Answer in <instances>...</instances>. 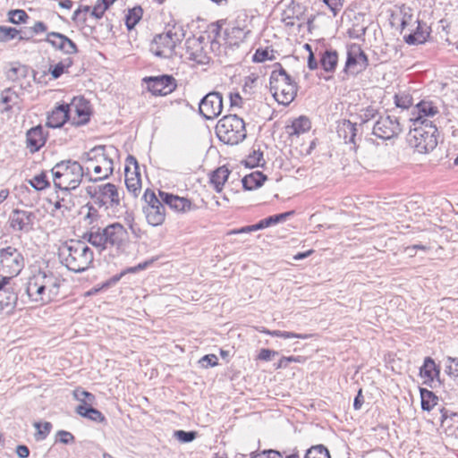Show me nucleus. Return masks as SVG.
<instances>
[{
  "label": "nucleus",
  "mask_w": 458,
  "mask_h": 458,
  "mask_svg": "<svg viewBox=\"0 0 458 458\" xmlns=\"http://www.w3.org/2000/svg\"><path fill=\"white\" fill-rule=\"evenodd\" d=\"M268 59V51L263 49H258L253 55V61L261 63Z\"/></svg>",
  "instance_id": "nucleus-63"
},
{
  "label": "nucleus",
  "mask_w": 458,
  "mask_h": 458,
  "mask_svg": "<svg viewBox=\"0 0 458 458\" xmlns=\"http://www.w3.org/2000/svg\"><path fill=\"white\" fill-rule=\"evenodd\" d=\"M144 81L149 91L157 96H166L172 93L176 88L175 80L170 75L148 77L145 78Z\"/></svg>",
  "instance_id": "nucleus-14"
},
{
  "label": "nucleus",
  "mask_w": 458,
  "mask_h": 458,
  "mask_svg": "<svg viewBox=\"0 0 458 458\" xmlns=\"http://www.w3.org/2000/svg\"><path fill=\"white\" fill-rule=\"evenodd\" d=\"M8 16L9 21L13 24L25 22L26 20L29 18L27 13L20 9L10 11Z\"/></svg>",
  "instance_id": "nucleus-46"
},
{
  "label": "nucleus",
  "mask_w": 458,
  "mask_h": 458,
  "mask_svg": "<svg viewBox=\"0 0 458 458\" xmlns=\"http://www.w3.org/2000/svg\"><path fill=\"white\" fill-rule=\"evenodd\" d=\"M418 109V117L415 119V123L421 124L422 121L428 122L426 117H433L438 113V107L428 100H422L416 106Z\"/></svg>",
  "instance_id": "nucleus-26"
},
{
  "label": "nucleus",
  "mask_w": 458,
  "mask_h": 458,
  "mask_svg": "<svg viewBox=\"0 0 458 458\" xmlns=\"http://www.w3.org/2000/svg\"><path fill=\"white\" fill-rule=\"evenodd\" d=\"M259 332L269 335L271 336L282 337V338H298V339H308L310 337L309 335L296 334L293 332L287 331H280V330H268L265 327L259 329Z\"/></svg>",
  "instance_id": "nucleus-36"
},
{
  "label": "nucleus",
  "mask_w": 458,
  "mask_h": 458,
  "mask_svg": "<svg viewBox=\"0 0 458 458\" xmlns=\"http://www.w3.org/2000/svg\"><path fill=\"white\" fill-rule=\"evenodd\" d=\"M377 110L369 106L362 111V114H360V118L363 123H368L369 120L373 119L377 114Z\"/></svg>",
  "instance_id": "nucleus-59"
},
{
  "label": "nucleus",
  "mask_w": 458,
  "mask_h": 458,
  "mask_svg": "<svg viewBox=\"0 0 458 458\" xmlns=\"http://www.w3.org/2000/svg\"><path fill=\"white\" fill-rule=\"evenodd\" d=\"M229 174L230 171L225 165L218 167L211 174L210 183L217 192L223 190V186L227 181Z\"/></svg>",
  "instance_id": "nucleus-31"
},
{
  "label": "nucleus",
  "mask_w": 458,
  "mask_h": 458,
  "mask_svg": "<svg viewBox=\"0 0 458 458\" xmlns=\"http://www.w3.org/2000/svg\"><path fill=\"white\" fill-rule=\"evenodd\" d=\"M277 354H278V352L276 351H272L269 349H261L259 353L258 358L261 360L267 361V360H270L273 356H276Z\"/></svg>",
  "instance_id": "nucleus-61"
},
{
  "label": "nucleus",
  "mask_w": 458,
  "mask_h": 458,
  "mask_svg": "<svg viewBox=\"0 0 458 458\" xmlns=\"http://www.w3.org/2000/svg\"><path fill=\"white\" fill-rule=\"evenodd\" d=\"M1 103L5 106L3 109V112L11 111L13 108H16L17 110L21 109V98L20 96L13 89H6L1 93Z\"/></svg>",
  "instance_id": "nucleus-25"
},
{
  "label": "nucleus",
  "mask_w": 458,
  "mask_h": 458,
  "mask_svg": "<svg viewBox=\"0 0 458 458\" xmlns=\"http://www.w3.org/2000/svg\"><path fill=\"white\" fill-rule=\"evenodd\" d=\"M106 10L107 8L98 0L91 10L90 16L97 20L101 19Z\"/></svg>",
  "instance_id": "nucleus-53"
},
{
  "label": "nucleus",
  "mask_w": 458,
  "mask_h": 458,
  "mask_svg": "<svg viewBox=\"0 0 458 458\" xmlns=\"http://www.w3.org/2000/svg\"><path fill=\"white\" fill-rule=\"evenodd\" d=\"M142 14V9L140 7H135L129 11L126 15L125 24L128 30H132L135 25L140 21Z\"/></svg>",
  "instance_id": "nucleus-43"
},
{
  "label": "nucleus",
  "mask_w": 458,
  "mask_h": 458,
  "mask_svg": "<svg viewBox=\"0 0 458 458\" xmlns=\"http://www.w3.org/2000/svg\"><path fill=\"white\" fill-rule=\"evenodd\" d=\"M30 184L37 191H41L46 189L49 185V182L47 179L46 174L41 173L38 175H35L30 181Z\"/></svg>",
  "instance_id": "nucleus-45"
},
{
  "label": "nucleus",
  "mask_w": 458,
  "mask_h": 458,
  "mask_svg": "<svg viewBox=\"0 0 458 458\" xmlns=\"http://www.w3.org/2000/svg\"><path fill=\"white\" fill-rule=\"evenodd\" d=\"M24 267V258L15 248L0 249V277L13 278Z\"/></svg>",
  "instance_id": "nucleus-9"
},
{
  "label": "nucleus",
  "mask_w": 458,
  "mask_h": 458,
  "mask_svg": "<svg viewBox=\"0 0 458 458\" xmlns=\"http://www.w3.org/2000/svg\"><path fill=\"white\" fill-rule=\"evenodd\" d=\"M88 193L93 198L97 197L99 205H109L112 208L118 207L121 202L116 186L113 183H106L98 186V190L89 187Z\"/></svg>",
  "instance_id": "nucleus-11"
},
{
  "label": "nucleus",
  "mask_w": 458,
  "mask_h": 458,
  "mask_svg": "<svg viewBox=\"0 0 458 458\" xmlns=\"http://www.w3.org/2000/svg\"><path fill=\"white\" fill-rule=\"evenodd\" d=\"M61 277L49 269H38L29 277L23 299L36 304H46L52 301L58 294L62 284Z\"/></svg>",
  "instance_id": "nucleus-1"
},
{
  "label": "nucleus",
  "mask_w": 458,
  "mask_h": 458,
  "mask_svg": "<svg viewBox=\"0 0 458 458\" xmlns=\"http://www.w3.org/2000/svg\"><path fill=\"white\" fill-rule=\"evenodd\" d=\"M34 427L37 428V433L35 435V437L37 440H44L47 437V435L50 433L52 428V424L48 421L44 422L41 424L40 422H35Z\"/></svg>",
  "instance_id": "nucleus-44"
},
{
  "label": "nucleus",
  "mask_w": 458,
  "mask_h": 458,
  "mask_svg": "<svg viewBox=\"0 0 458 458\" xmlns=\"http://www.w3.org/2000/svg\"><path fill=\"white\" fill-rule=\"evenodd\" d=\"M73 62L70 57L64 59L55 65H51L49 68V72L54 79L59 78L63 73H64L68 68L72 65Z\"/></svg>",
  "instance_id": "nucleus-38"
},
{
  "label": "nucleus",
  "mask_w": 458,
  "mask_h": 458,
  "mask_svg": "<svg viewBox=\"0 0 458 458\" xmlns=\"http://www.w3.org/2000/svg\"><path fill=\"white\" fill-rule=\"evenodd\" d=\"M293 211L285 212L275 216H270L265 219H262L259 222V226H260L261 229L267 228L268 226H271L273 225H276L277 223L284 221L288 216H290Z\"/></svg>",
  "instance_id": "nucleus-41"
},
{
  "label": "nucleus",
  "mask_w": 458,
  "mask_h": 458,
  "mask_svg": "<svg viewBox=\"0 0 458 458\" xmlns=\"http://www.w3.org/2000/svg\"><path fill=\"white\" fill-rule=\"evenodd\" d=\"M368 65V58L359 46H352L347 53L345 72L357 74L363 71Z\"/></svg>",
  "instance_id": "nucleus-15"
},
{
  "label": "nucleus",
  "mask_w": 458,
  "mask_h": 458,
  "mask_svg": "<svg viewBox=\"0 0 458 458\" xmlns=\"http://www.w3.org/2000/svg\"><path fill=\"white\" fill-rule=\"evenodd\" d=\"M46 41L54 48L62 51L66 55H73L78 52L76 44L65 35L58 32H49Z\"/></svg>",
  "instance_id": "nucleus-17"
},
{
  "label": "nucleus",
  "mask_w": 458,
  "mask_h": 458,
  "mask_svg": "<svg viewBox=\"0 0 458 458\" xmlns=\"http://www.w3.org/2000/svg\"><path fill=\"white\" fill-rule=\"evenodd\" d=\"M92 8L89 5H81L73 13V20H79L81 21H85L87 20V15L91 13Z\"/></svg>",
  "instance_id": "nucleus-51"
},
{
  "label": "nucleus",
  "mask_w": 458,
  "mask_h": 458,
  "mask_svg": "<svg viewBox=\"0 0 458 458\" xmlns=\"http://www.w3.org/2000/svg\"><path fill=\"white\" fill-rule=\"evenodd\" d=\"M266 180V176L259 171L245 175L242 180V186L247 191H252L260 187Z\"/></svg>",
  "instance_id": "nucleus-32"
},
{
  "label": "nucleus",
  "mask_w": 458,
  "mask_h": 458,
  "mask_svg": "<svg viewBox=\"0 0 458 458\" xmlns=\"http://www.w3.org/2000/svg\"><path fill=\"white\" fill-rule=\"evenodd\" d=\"M395 105L397 107L402 109H407L412 105V98L410 95L407 94H400L395 95Z\"/></svg>",
  "instance_id": "nucleus-49"
},
{
  "label": "nucleus",
  "mask_w": 458,
  "mask_h": 458,
  "mask_svg": "<svg viewBox=\"0 0 458 458\" xmlns=\"http://www.w3.org/2000/svg\"><path fill=\"white\" fill-rule=\"evenodd\" d=\"M199 114L207 120H213L217 117L223 109L222 96L218 92L207 94L200 101Z\"/></svg>",
  "instance_id": "nucleus-13"
},
{
  "label": "nucleus",
  "mask_w": 458,
  "mask_h": 458,
  "mask_svg": "<svg viewBox=\"0 0 458 458\" xmlns=\"http://www.w3.org/2000/svg\"><path fill=\"white\" fill-rule=\"evenodd\" d=\"M27 68L20 64H13L6 72V77L9 81H18L20 79L26 77Z\"/></svg>",
  "instance_id": "nucleus-39"
},
{
  "label": "nucleus",
  "mask_w": 458,
  "mask_h": 458,
  "mask_svg": "<svg viewBox=\"0 0 458 458\" xmlns=\"http://www.w3.org/2000/svg\"><path fill=\"white\" fill-rule=\"evenodd\" d=\"M337 132L339 137L344 140L345 143L355 144L356 123L344 120L338 125Z\"/></svg>",
  "instance_id": "nucleus-30"
},
{
  "label": "nucleus",
  "mask_w": 458,
  "mask_h": 458,
  "mask_svg": "<svg viewBox=\"0 0 458 458\" xmlns=\"http://www.w3.org/2000/svg\"><path fill=\"white\" fill-rule=\"evenodd\" d=\"M125 184L129 192L137 197L141 190V180L138 171H131L128 166L125 167Z\"/></svg>",
  "instance_id": "nucleus-28"
},
{
  "label": "nucleus",
  "mask_w": 458,
  "mask_h": 458,
  "mask_svg": "<svg viewBox=\"0 0 458 458\" xmlns=\"http://www.w3.org/2000/svg\"><path fill=\"white\" fill-rule=\"evenodd\" d=\"M35 216L27 210L15 209L10 216L11 227L13 230L29 232L32 229Z\"/></svg>",
  "instance_id": "nucleus-19"
},
{
  "label": "nucleus",
  "mask_w": 458,
  "mask_h": 458,
  "mask_svg": "<svg viewBox=\"0 0 458 458\" xmlns=\"http://www.w3.org/2000/svg\"><path fill=\"white\" fill-rule=\"evenodd\" d=\"M415 20L413 19L412 17V14L409 13H403V18H402V21H401V27H402V30H405L407 27H412L413 25V21Z\"/></svg>",
  "instance_id": "nucleus-60"
},
{
  "label": "nucleus",
  "mask_w": 458,
  "mask_h": 458,
  "mask_svg": "<svg viewBox=\"0 0 458 458\" xmlns=\"http://www.w3.org/2000/svg\"><path fill=\"white\" fill-rule=\"evenodd\" d=\"M258 230H261L260 226H259V223H257L256 225L242 227L238 230H233L229 233V234L250 233V232L258 231Z\"/></svg>",
  "instance_id": "nucleus-62"
},
{
  "label": "nucleus",
  "mask_w": 458,
  "mask_h": 458,
  "mask_svg": "<svg viewBox=\"0 0 458 458\" xmlns=\"http://www.w3.org/2000/svg\"><path fill=\"white\" fill-rule=\"evenodd\" d=\"M47 135L41 125L30 129L26 133V146L31 153L38 151L45 145Z\"/></svg>",
  "instance_id": "nucleus-22"
},
{
  "label": "nucleus",
  "mask_w": 458,
  "mask_h": 458,
  "mask_svg": "<svg viewBox=\"0 0 458 458\" xmlns=\"http://www.w3.org/2000/svg\"><path fill=\"white\" fill-rule=\"evenodd\" d=\"M337 54L335 51H326L320 59V64L326 72H333L337 64Z\"/></svg>",
  "instance_id": "nucleus-34"
},
{
  "label": "nucleus",
  "mask_w": 458,
  "mask_h": 458,
  "mask_svg": "<svg viewBox=\"0 0 458 458\" xmlns=\"http://www.w3.org/2000/svg\"><path fill=\"white\" fill-rule=\"evenodd\" d=\"M184 30L181 26L174 25L165 33L157 35L150 46V51L157 56L169 58L178 43L184 38Z\"/></svg>",
  "instance_id": "nucleus-8"
},
{
  "label": "nucleus",
  "mask_w": 458,
  "mask_h": 458,
  "mask_svg": "<svg viewBox=\"0 0 458 458\" xmlns=\"http://www.w3.org/2000/svg\"><path fill=\"white\" fill-rule=\"evenodd\" d=\"M261 162H263V153L259 150H254L247 157L245 165L250 167H256L260 165Z\"/></svg>",
  "instance_id": "nucleus-47"
},
{
  "label": "nucleus",
  "mask_w": 458,
  "mask_h": 458,
  "mask_svg": "<svg viewBox=\"0 0 458 458\" xmlns=\"http://www.w3.org/2000/svg\"><path fill=\"white\" fill-rule=\"evenodd\" d=\"M204 38L202 37H191L186 39L185 47L189 58L198 64L208 62V56L203 47Z\"/></svg>",
  "instance_id": "nucleus-18"
},
{
  "label": "nucleus",
  "mask_w": 458,
  "mask_h": 458,
  "mask_svg": "<svg viewBox=\"0 0 458 458\" xmlns=\"http://www.w3.org/2000/svg\"><path fill=\"white\" fill-rule=\"evenodd\" d=\"M161 200L176 212L185 213L193 208L191 201L186 198L159 191Z\"/></svg>",
  "instance_id": "nucleus-20"
},
{
  "label": "nucleus",
  "mask_w": 458,
  "mask_h": 458,
  "mask_svg": "<svg viewBox=\"0 0 458 458\" xmlns=\"http://www.w3.org/2000/svg\"><path fill=\"white\" fill-rule=\"evenodd\" d=\"M144 213L148 223L152 226H157L164 223L165 218V206H146L144 207Z\"/></svg>",
  "instance_id": "nucleus-23"
},
{
  "label": "nucleus",
  "mask_w": 458,
  "mask_h": 458,
  "mask_svg": "<svg viewBox=\"0 0 458 458\" xmlns=\"http://www.w3.org/2000/svg\"><path fill=\"white\" fill-rule=\"evenodd\" d=\"M62 263L74 273H81L89 268L93 260L92 250L81 241L71 240L59 249Z\"/></svg>",
  "instance_id": "nucleus-2"
},
{
  "label": "nucleus",
  "mask_w": 458,
  "mask_h": 458,
  "mask_svg": "<svg viewBox=\"0 0 458 458\" xmlns=\"http://www.w3.org/2000/svg\"><path fill=\"white\" fill-rule=\"evenodd\" d=\"M127 231L119 223L111 224L105 228L91 230L88 234V242L100 250L109 247L119 250L127 239Z\"/></svg>",
  "instance_id": "nucleus-4"
},
{
  "label": "nucleus",
  "mask_w": 458,
  "mask_h": 458,
  "mask_svg": "<svg viewBox=\"0 0 458 458\" xmlns=\"http://www.w3.org/2000/svg\"><path fill=\"white\" fill-rule=\"evenodd\" d=\"M421 408L424 411H429L437 404V396L429 390L420 389Z\"/></svg>",
  "instance_id": "nucleus-35"
},
{
  "label": "nucleus",
  "mask_w": 458,
  "mask_h": 458,
  "mask_svg": "<svg viewBox=\"0 0 458 458\" xmlns=\"http://www.w3.org/2000/svg\"><path fill=\"white\" fill-rule=\"evenodd\" d=\"M76 412L81 417L87 418L92 421L102 422L105 420V416L98 410L91 406L79 405L76 408Z\"/></svg>",
  "instance_id": "nucleus-33"
},
{
  "label": "nucleus",
  "mask_w": 458,
  "mask_h": 458,
  "mask_svg": "<svg viewBox=\"0 0 458 458\" xmlns=\"http://www.w3.org/2000/svg\"><path fill=\"white\" fill-rule=\"evenodd\" d=\"M199 363L204 368L214 367L218 363V359L215 354H208L199 360Z\"/></svg>",
  "instance_id": "nucleus-54"
},
{
  "label": "nucleus",
  "mask_w": 458,
  "mask_h": 458,
  "mask_svg": "<svg viewBox=\"0 0 458 458\" xmlns=\"http://www.w3.org/2000/svg\"><path fill=\"white\" fill-rule=\"evenodd\" d=\"M401 127L394 116H380L373 126V134L382 140H390L399 134Z\"/></svg>",
  "instance_id": "nucleus-12"
},
{
  "label": "nucleus",
  "mask_w": 458,
  "mask_h": 458,
  "mask_svg": "<svg viewBox=\"0 0 458 458\" xmlns=\"http://www.w3.org/2000/svg\"><path fill=\"white\" fill-rule=\"evenodd\" d=\"M311 127L310 119L306 116H300L293 121L291 125L286 127V132L290 136H300L307 132Z\"/></svg>",
  "instance_id": "nucleus-29"
},
{
  "label": "nucleus",
  "mask_w": 458,
  "mask_h": 458,
  "mask_svg": "<svg viewBox=\"0 0 458 458\" xmlns=\"http://www.w3.org/2000/svg\"><path fill=\"white\" fill-rule=\"evenodd\" d=\"M324 2L335 14L343 5V0H324Z\"/></svg>",
  "instance_id": "nucleus-64"
},
{
  "label": "nucleus",
  "mask_w": 458,
  "mask_h": 458,
  "mask_svg": "<svg viewBox=\"0 0 458 458\" xmlns=\"http://www.w3.org/2000/svg\"><path fill=\"white\" fill-rule=\"evenodd\" d=\"M57 436L59 437V441L62 444L68 445L74 442V437L71 432L65 430H59L57 432Z\"/></svg>",
  "instance_id": "nucleus-57"
},
{
  "label": "nucleus",
  "mask_w": 458,
  "mask_h": 458,
  "mask_svg": "<svg viewBox=\"0 0 458 458\" xmlns=\"http://www.w3.org/2000/svg\"><path fill=\"white\" fill-rule=\"evenodd\" d=\"M304 458H330V455L323 445H318L308 449Z\"/></svg>",
  "instance_id": "nucleus-42"
},
{
  "label": "nucleus",
  "mask_w": 458,
  "mask_h": 458,
  "mask_svg": "<svg viewBox=\"0 0 458 458\" xmlns=\"http://www.w3.org/2000/svg\"><path fill=\"white\" fill-rule=\"evenodd\" d=\"M72 395L74 399L81 403L80 405L91 406L96 399L94 394L80 387L73 390Z\"/></svg>",
  "instance_id": "nucleus-37"
},
{
  "label": "nucleus",
  "mask_w": 458,
  "mask_h": 458,
  "mask_svg": "<svg viewBox=\"0 0 458 458\" xmlns=\"http://www.w3.org/2000/svg\"><path fill=\"white\" fill-rule=\"evenodd\" d=\"M51 173L55 186L59 188L63 193L76 189L83 176L89 174L84 173L83 167L79 162L70 159L57 163L52 168Z\"/></svg>",
  "instance_id": "nucleus-3"
},
{
  "label": "nucleus",
  "mask_w": 458,
  "mask_h": 458,
  "mask_svg": "<svg viewBox=\"0 0 458 458\" xmlns=\"http://www.w3.org/2000/svg\"><path fill=\"white\" fill-rule=\"evenodd\" d=\"M12 278L1 277L0 279V308L10 306L16 300L13 287L11 284Z\"/></svg>",
  "instance_id": "nucleus-24"
},
{
  "label": "nucleus",
  "mask_w": 458,
  "mask_h": 458,
  "mask_svg": "<svg viewBox=\"0 0 458 458\" xmlns=\"http://www.w3.org/2000/svg\"><path fill=\"white\" fill-rule=\"evenodd\" d=\"M216 134L225 144L237 145L246 138L245 123L236 114L225 115L216 125Z\"/></svg>",
  "instance_id": "nucleus-5"
},
{
  "label": "nucleus",
  "mask_w": 458,
  "mask_h": 458,
  "mask_svg": "<svg viewBox=\"0 0 458 458\" xmlns=\"http://www.w3.org/2000/svg\"><path fill=\"white\" fill-rule=\"evenodd\" d=\"M408 141L420 154L432 151L437 145V128L432 122L422 121L410 131Z\"/></svg>",
  "instance_id": "nucleus-7"
},
{
  "label": "nucleus",
  "mask_w": 458,
  "mask_h": 458,
  "mask_svg": "<svg viewBox=\"0 0 458 458\" xmlns=\"http://www.w3.org/2000/svg\"><path fill=\"white\" fill-rule=\"evenodd\" d=\"M86 159L89 162L93 160L97 161L96 165H92V169L96 177L89 178V181H100L109 177L114 171L113 160L107 157L105 154V147H96L86 154Z\"/></svg>",
  "instance_id": "nucleus-10"
},
{
  "label": "nucleus",
  "mask_w": 458,
  "mask_h": 458,
  "mask_svg": "<svg viewBox=\"0 0 458 458\" xmlns=\"http://www.w3.org/2000/svg\"><path fill=\"white\" fill-rule=\"evenodd\" d=\"M270 91L279 104L288 106L296 97L297 85L291 80L286 71L280 67L271 72Z\"/></svg>",
  "instance_id": "nucleus-6"
},
{
  "label": "nucleus",
  "mask_w": 458,
  "mask_h": 458,
  "mask_svg": "<svg viewBox=\"0 0 458 458\" xmlns=\"http://www.w3.org/2000/svg\"><path fill=\"white\" fill-rule=\"evenodd\" d=\"M447 360L450 362V364L446 366L448 373L454 377H458V359L448 357Z\"/></svg>",
  "instance_id": "nucleus-58"
},
{
  "label": "nucleus",
  "mask_w": 458,
  "mask_h": 458,
  "mask_svg": "<svg viewBox=\"0 0 458 458\" xmlns=\"http://www.w3.org/2000/svg\"><path fill=\"white\" fill-rule=\"evenodd\" d=\"M251 458H283V456L278 451L269 449L255 454Z\"/></svg>",
  "instance_id": "nucleus-55"
},
{
  "label": "nucleus",
  "mask_w": 458,
  "mask_h": 458,
  "mask_svg": "<svg viewBox=\"0 0 458 458\" xmlns=\"http://www.w3.org/2000/svg\"><path fill=\"white\" fill-rule=\"evenodd\" d=\"M196 432L177 430L174 432L176 438L182 443H189L196 438Z\"/></svg>",
  "instance_id": "nucleus-50"
},
{
  "label": "nucleus",
  "mask_w": 458,
  "mask_h": 458,
  "mask_svg": "<svg viewBox=\"0 0 458 458\" xmlns=\"http://www.w3.org/2000/svg\"><path fill=\"white\" fill-rule=\"evenodd\" d=\"M67 107L68 114L72 115V123L81 125L86 123L89 120V102L83 98H75Z\"/></svg>",
  "instance_id": "nucleus-16"
},
{
  "label": "nucleus",
  "mask_w": 458,
  "mask_h": 458,
  "mask_svg": "<svg viewBox=\"0 0 458 458\" xmlns=\"http://www.w3.org/2000/svg\"><path fill=\"white\" fill-rule=\"evenodd\" d=\"M49 202L54 205L55 210L64 208L65 210L70 209L69 203L64 197L60 198L59 195H56L55 199L49 198Z\"/></svg>",
  "instance_id": "nucleus-52"
},
{
  "label": "nucleus",
  "mask_w": 458,
  "mask_h": 458,
  "mask_svg": "<svg viewBox=\"0 0 458 458\" xmlns=\"http://www.w3.org/2000/svg\"><path fill=\"white\" fill-rule=\"evenodd\" d=\"M68 117L67 107L60 106L48 114L47 125L51 128H59L66 122Z\"/></svg>",
  "instance_id": "nucleus-27"
},
{
  "label": "nucleus",
  "mask_w": 458,
  "mask_h": 458,
  "mask_svg": "<svg viewBox=\"0 0 458 458\" xmlns=\"http://www.w3.org/2000/svg\"><path fill=\"white\" fill-rule=\"evenodd\" d=\"M428 28L425 23L419 20L413 21V25L409 29V34H404V40L409 45L424 43L429 36Z\"/></svg>",
  "instance_id": "nucleus-21"
},
{
  "label": "nucleus",
  "mask_w": 458,
  "mask_h": 458,
  "mask_svg": "<svg viewBox=\"0 0 458 458\" xmlns=\"http://www.w3.org/2000/svg\"><path fill=\"white\" fill-rule=\"evenodd\" d=\"M19 34L15 28L0 26V41H9L13 39Z\"/></svg>",
  "instance_id": "nucleus-48"
},
{
  "label": "nucleus",
  "mask_w": 458,
  "mask_h": 458,
  "mask_svg": "<svg viewBox=\"0 0 458 458\" xmlns=\"http://www.w3.org/2000/svg\"><path fill=\"white\" fill-rule=\"evenodd\" d=\"M438 373L435 361L429 357L426 358L423 366L420 368V375L432 380Z\"/></svg>",
  "instance_id": "nucleus-40"
},
{
  "label": "nucleus",
  "mask_w": 458,
  "mask_h": 458,
  "mask_svg": "<svg viewBox=\"0 0 458 458\" xmlns=\"http://www.w3.org/2000/svg\"><path fill=\"white\" fill-rule=\"evenodd\" d=\"M144 199L147 206H158L163 204L161 199H159L153 191H147L144 194Z\"/></svg>",
  "instance_id": "nucleus-56"
}]
</instances>
